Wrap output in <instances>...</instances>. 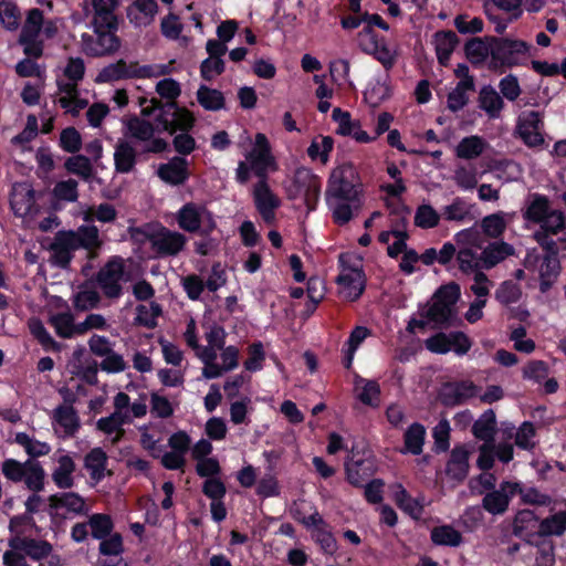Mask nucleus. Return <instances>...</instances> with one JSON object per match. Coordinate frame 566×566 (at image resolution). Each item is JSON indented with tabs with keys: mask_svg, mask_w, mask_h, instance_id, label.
I'll use <instances>...</instances> for the list:
<instances>
[{
	"mask_svg": "<svg viewBox=\"0 0 566 566\" xmlns=\"http://www.w3.org/2000/svg\"><path fill=\"white\" fill-rule=\"evenodd\" d=\"M125 125L129 135L142 142L150 140L156 132L155 126L149 120L136 115L129 117Z\"/></svg>",
	"mask_w": 566,
	"mask_h": 566,
	"instance_id": "obj_38",
	"label": "nucleus"
},
{
	"mask_svg": "<svg viewBox=\"0 0 566 566\" xmlns=\"http://www.w3.org/2000/svg\"><path fill=\"white\" fill-rule=\"evenodd\" d=\"M87 524L91 528V536L94 539H104L114 532V521L105 513H93L88 516Z\"/></svg>",
	"mask_w": 566,
	"mask_h": 566,
	"instance_id": "obj_34",
	"label": "nucleus"
},
{
	"mask_svg": "<svg viewBox=\"0 0 566 566\" xmlns=\"http://www.w3.org/2000/svg\"><path fill=\"white\" fill-rule=\"evenodd\" d=\"M136 234L142 235L145 241L150 243L151 250L158 258L176 256L185 249L187 243L185 234L164 226L155 231L136 229Z\"/></svg>",
	"mask_w": 566,
	"mask_h": 566,
	"instance_id": "obj_5",
	"label": "nucleus"
},
{
	"mask_svg": "<svg viewBox=\"0 0 566 566\" xmlns=\"http://www.w3.org/2000/svg\"><path fill=\"white\" fill-rule=\"evenodd\" d=\"M465 54L471 63H482L488 57L489 54L491 55V41L489 43H485L480 38L471 39L465 44Z\"/></svg>",
	"mask_w": 566,
	"mask_h": 566,
	"instance_id": "obj_49",
	"label": "nucleus"
},
{
	"mask_svg": "<svg viewBox=\"0 0 566 566\" xmlns=\"http://www.w3.org/2000/svg\"><path fill=\"white\" fill-rule=\"evenodd\" d=\"M25 488L31 492H42L45 486V470L38 461L27 460Z\"/></svg>",
	"mask_w": 566,
	"mask_h": 566,
	"instance_id": "obj_36",
	"label": "nucleus"
},
{
	"mask_svg": "<svg viewBox=\"0 0 566 566\" xmlns=\"http://www.w3.org/2000/svg\"><path fill=\"white\" fill-rule=\"evenodd\" d=\"M539 224L541 228L537 231L557 234L565 228L566 217L560 210H551Z\"/></svg>",
	"mask_w": 566,
	"mask_h": 566,
	"instance_id": "obj_61",
	"label": "nucleus"
},
{
	"mask_svg": "<svg viewBox=\"0 0 566 566\" xmlns=\"http://www.w3.org/2000/svg\"><path fill=\"white\" fill-rule=\"evenodd\" d=\"M66 233L76 250H86L90 259L97 256V253L103 245V241L99 238V231L96 226H80L75 231L67 230Z\"/></svg>",
	"mask_w": 566,
	"mask_h": 566,
	"instance_id": "obj_15",
	"label": "nucleus"
},
{
	"mask_svg": "<svg viewBox=\"0 0 566 566\" xmlns=\"http://www.w3.org/2000/svg\"><path fill=\"white\" fill-rule=\"evenodd\" d=\"M43 24V12L38 8L29 10L19 38L24 41L36 39Z\"/></svg>",
	"mask_w": 566,
	"mask_h": 566,
	"instance_id": "obj_41",
	"label": "nucleus"
},
{
	"mask_svg": "<svg viewBox=\"0 0 566 566\" xmlns=\"http://www.w3.org/2000/svg\"><path fill=\"white\" fill-rule=\"evenodd\" d=\"M199 105L209 112H218L226 107V97L217 88L201 84L196 93Z\"/></svg>",
	"mask_w": 566,
	"mask_h": 566,
	"instance_id": "obj_27",
	"label": "nucleus"
},
{
	"mask_svg": "<svg viewBox=\"0 0 566 566\" xmlns=\"http://www.w3.org/2000/svg\"><path fill=\"white\" fill-rule=\"evenodd\" d=\"M54 420L64 429L67 436H74L80 429L78 416L73 406L60 405L56 407Z\"/></svg>",
	"mask_w": 566,
	"mask_h": 566,
	"instance_id": "obj_33",
	"label": "nucleus"
},
{
	"mask_svg": "<svg viewBox=\"0 0 566 566\" xmlns=\"http://www.w3.org/2000/svg\"><path fill=\"white\" fill-rule=\"evenodd\" d=\"M431 541L436 545L457 547L462 543V534L450 525L437 526L431 530Z\"/></svg>",
	"mask_w": 566,
	"mask_h": 566,
	"instance_id": "obj_39",
	"label": "nucleus"
},
{
	"mask_svg": "<svg viewBox=\"0 0 566 566\" xmlns=\"http://www.w3.org/2000/svg\"><path fill=\"white\" fill-rule=\"evenodd\" d=\"M124 539L120 533L113 532L109 536L101 539L98 552L103 556H120L124 553Z\"/></svg>",
	"mask_w": 566,
	"mask_h": 566,
	"instance_id": "obj_53",
	"label": "nucleus"
},
{
	"mask_svg": "<svg viewBox=\"0 0 566 566\" xmlns=\"http://www.w3.org/2000/svg\"><path fill=\"white\" fill-rule=\"evenodd\" d=\"M205 209V206L195 202L185 203L176 216L179 228L189 233H197L201 230Z\"/></svg>",
	"mask_w": 566,
	"mask_h": 566,
	"instance_id": "obj_20",
	"label": "nucleus"
},
{
	"mask_svg": "<svg viewBox=\"0 0 566 566\" xmlns=\"http://www.w3.org/2000/svg\"><path fill=\"white\" fill-rule=\"evenodd\" d=\"M60 147L71 154H75L82 148V137L76 128L66 127L61 132Z\"/></svg>",
	"mask_w": 566,
	"mask_h": 566,
	"instance_id": "obj_60",
	"label": "nucleus"
},
{
	"mask_svg": "<svg viewBox=\"0 0 566 566\" xmlns=\"http://www.w3.org/2000/svg\"><path fill=\"white\" fill-rule=\"evenodd\" d=\"M426 429L422 424L415 422L405 432V448L412 454H420L424 442Z\"/></svg>",
	"mask_w": 566,
	"mask_h": 566,
	"instance_id": "obj_44",
	"label": "nucleus"
},
{
	"mask_svg": "<svg viewBox=\"0 0 566 566\" xmlns=\"http://www.w3.org/2000/svg\"><path fill=\"white\" fill-rule=\"evenodd\" d=\"M513 254L514 248L506 242L490 243L481 252L482 268L491 269Z\"/></svg>",
	"mask_w": 566,
	"mask_h": 566,
	"instance_id": "obj_26",
	"label": "nucleus"
},
{
	"mask_svg": "<svg viewBox=\"0 0 566 566\" xmlns=\"http://www.w3.org/2000/svg\"><path fill=\"white\" fill-rule=\"evenodd\" d=\"M364 382L361 391L358 395V399L361 403L378 408L380 406V387L375 380H365L356 376V384Z\"/></svg>",
	"mask_w": 566,
	"mask_h": 566,
	"instance_id": "obj_48",
	"label": "nucleus"
},
{
	"mask_svg": "<svg viewBox=\"0 0 566 566\" xmlns=\"http://www.w3.org/2000/svg\"><path fill=\"white\" fill-rule=\"evenodd\" d=\"M35 206V190L30 184L13 185L10 193V207L14 216L20 218L30 216L36 211Z\"/></svg>",
	"mask_w": 566,
	"mask_h": 566,
	"instance_id": "obj_16",
	"label": "nucleus"
},
{
	"mask_svg": "<svg viewBox=\"0 0 566 566\" xmlns=\"http://www.w3.org/2000/svg\"><path fill=\"white\" fill-rule=\"evenodd\" d=\"M163 307L157 302H150L149 306L139 304L136 306L134 324L149 329L157 327V318L161 316Z\"/></svg>",
	"mask_w": 566,
	"mask_h": 566,
	"instance_id": "obj_32",
	"label": "nucleus"
},
{
	"mask_svg": "<svg viewBox=\"0 0 566 566\" xmlns=\"http://www.w3.org/2000/svg\"><path fill=\"white\" fill-rule=\"evenodd\" d=\"M8 530L10 537L27 538V532L29 530L39 531V526L33 516H29V513H21L10 517Z\"/></svg>",
	"mask_w": 566,
	"mask_h": 566,
	"instance_id": "obj_40",
	"label": "nucleus"
},
{
	"mask_svg": "<svg viewBox=\"0 0 566 566\" xmlns=\"http://www.w3.org/2000/svg\"><path fill=\"white\" fill-rule=\"evenodd\" d=\"M354 201V165L344 163L331 172L326 189V202L333 210L335 223L343 226L353 217L350 202Z\"/></svg>",
	"mask_w": 566,
	"mask_h": 566,
	"instance_id": "obj_2",
	"label": "nucleus"
},
{
	"mask_svg": "<svg viewBox=\"0 0 566 566\" xmlns=\"http://www.w3.org/2000/svg\"><path fill=\"white\" fill-rule=\"evenodd\" d=\"M459 297L460 286L457 283L441 286L428 303L424 316L439 328L452 325L457 316L455 304Z\"/></svg>",
	"mask_w": 566,
	"mask_h": 566,
	"instance_id": "obj_4",
	"label": "nucleus"
},
{
	"mask_svg": "<svg viewBox=\"0 0 566 566\" xmlns=\"http://www.w3.org/2000/svg\"><path fill=\"white\" fill-rule=\"evenodd\" d=\"M8 545L14 551H22L25 556L35 562L48 558L53 552V545L50 542L32 537H10Z\"/></svg>",
	"mask_w": 566,
	"mask_h": 566,
	"instance_id": "obj_17",
	"label": "nucleus"
},
{
	"mask_svg": "<svg viewBox=\"0 0 566 566\" xmlns=\"http://www.w3.org/2000/svg\"><path fill=\"white\" fill-rule=\"evenodd\" d=\"M124 271V262L119 256L112 258L99 269L96 274V282L106 297L118 298L123 294L120 280Z\"/></svg>",
	"mask_w": 566,
	"mask_h": 566,
	"instance_id": "obj_8",
	"label": "nucleus"
},
{
	"mask_svg": "<svg viewBox=\"0 0 566 566\" xmlns=\"http://www.w3.org/2000/svg\"><path fill=\"white\" fill-rule=\"evenodd\" d=\"M522 296L521 287L512 281L501 283L495 292V298L503 305L516 303Z\"/></svg>",
	"mask_w": 566,
	"mask_h": 566,
	"instance_id": "obj_59",
	"label": "nucleus"
},
{
	"mask_svg": "<svg viewBox=\"0 0 566 566\" xmlns=\"http://www.w3.org/2000/svg\"><path fill=\"white\" fill-rule=\"evenodd\" d=\"M78 182L75 179L57 181L52 190L55 199L66 202H75L78 199Z\"/></svg>",
	"mask_w": 566,
	"mask_h": 566,
	"instance_id": "obj_50",
	"label": "nucleus"
},
{
	"mask_svg": "<svg viewBox=\"0 0 566 566\" xmlns=\"http://www.w3.org/2000/svg\"><path fill=\"white\" fill-rule=\"evenodd\" d=\"M442 214L449 221H462L470 214V211L463 199L455 198L451 205L443 208Z\"/></svg>",
	"mask_w": 566,
	"mask_h": 566,
	"instance_id": "obj_63",
	"label": "nucleus"
},
{
	"mask_svg": "<svg viewBox=\"0 0 566 566\" xmlns=\"http://www.w3.org/2000/svg\"><path fill=\"white\" fill-rule=\"evenodd\" d=\"M475 395V386L470 381L448 384L443 387L440 398L444 406L453 407L463 403Z\"/></svg>",
	"mask_w": 566,
	"mask_h": 566,
	"instance_id": "obj_22",
	"label": "nucleus"
},
{
	"mask_svg": "<svg viewBox=\"0 0 566 566\" xmlns=\"http://www.w3.org/2000/svg\"><path fill=\"white\" fill-rule=\"evenodd\" d=\"M338 268L340 273L336 276V283L352 290L354 286V252H342L338 255ZM348 295H350V291H348Z\"/></svg>",
	"mask_w": 566,
	"mask_h": 566,
	"instance_id": "obj_37",
	"label": "nucleus"
},
{
	"mask_svg": "<svg viewBox=\"0 0 566 566\" xmlns=\"http://www.w3.org/2000/svg\"><path fill=\"white\" fill-rule=\"evenodd\" d=\"M459 269L465 274H475L481 272L482 260L481 254L478 255L470 249H461L457 254Z\"/></svg>",
	"mask_w": 566,
	"mask_h": 566,
	"instance_id": "obj_52",
	"label": "nucleus"
},
{
	"mask_svg": "<svg viewBox=\"0 0 566 566\" xmlns=\"http://www.w3.org/2000/svg\"><path fill=\"white\" fill-rule=\"evenodd\" d=\"M321 179L314 175L310 168L301 166L295 169L292 186L290 187V197H304L308 210H314L319 199Z\"/></svg>",
	"mask_w": 566,
	"mask_h": 566,
	"instance_id": "obj_6",
	"label": "nucleus"
},
{
	"mask_svg": "<svg viewBox=\"0 0 566 566\" xmlns=\"http://www.w3.org/2000/svg\"><path fill=\"white\" fill-rule=\"evenodd\" d=\"M472 432L476 439L483 441V443L494 442V436L496 432V420L495 413L492 410L485 411L472 427Z\"/></svg>",
	"mask_w": 566,
	"mask_h": 566,
	"instance_id": "obj_31",
	"label": "nucleus"
},
{
	"mask_svg": "<svg viewBox=\"0 0 566 566\" xmlns=\"http://www.w3.org/2000/svg\"><path fill=\"white\" fill-rule=\"evenodd\" d=\"M49 323L54 327L61 338H71L74 335V317L71 313H57L50 317Z\"/></svg>",
	"mask_w": 566,
	"mask_h": 566,
	"instance_id": "obj_51",
	"label": "nucleus"
},
{
	"mask_svg": "<svg viewBox=\"0 0 566 566\" xmlns=\"http://www.w3.org/2000/svg\"><path fill=\"white\" fill-rule=\"evenodd\" d=\"M107 463L108 455L101 447L91 449L84 457V468L95 483H99L105 478Z\"/></svg>",
	"mask_w": 566,
	"mask_h": 566,
	"instance_id": "obj_23",
	"label": "nucleus"
},
{
	"mask_svg": "<svg viewBox=\"0 0 566 566\" xmlns=\"http://www.w3.org/2000/svg\"><path fill=\"white\" fill-rule=\"evenodd\" d=\"M155 122L161 126V129L170 135L179 132H190L196 124L195 115L186 107H181L177 102H166V108L163 114L155 115Z\"/></svg>",
	"mask_w": 566,
	"mask_h": 566,
	"instance_id": "obj_7",
	"label": "nucleus"
},
{
	"mask_svg": "<svg viewBox=\"0 0 566 566\" xmlns=\"http://www.w3.org/2000/svg\"><path fill=\"white\" fill-rule=\"evenodd\" d=\"M65 169L73 175L87 181L93 176V166L91 160L84 155L69 157L64 163Z\"/></svg>",
	"mask_w": 566,
	"mask_h": 566,
	"instance_id": "obj_46",
	"label": "nucleus"
},
{
	"mask_svg": "<svg viewBox=\"0 0 566 566\" xmlns=\"http://www.w3.org/2000/svg\"><path fill=\"white\" fill-rule=\"evenodd\" d=\"M479 106L490 118H497L504 107V102L493 86L486 85L480 91Z\"/></svg>",
	"mask_w": 566,
	"mask_h": 566,
	"instance_id": "obj_28",
	"label": "nucleus"
},
{
	"mask_svg": "<svg viewBox=\"0 0 566 566\" xmlns=\"http://www.w3.org/2000/svg\"><path fill=\"white\" fill-rule=\"evenodd\" d=\"M566 531V512H558L538 523L541 536L562 535Z\"/></svg>",
	"mask_w": 566,
	"mask_h": 566,
	"instance_id": "obj_42",
	"label": "nucleus"
},
{
	"mask_svg": "<svg viewBox=\"0 0 566 566\" xmlns=\"http://www.w3.org/2000/svg\"><path fill=\"white\" fill-rule=\"evenodd\" d=\"M249 357L244 361V368L251 373L259 371L263 368L265 360V352L261 342H254L248 347Z\"/></svg>",
	"mask_w": 566,
	"mask_h": 566,
	"instance_id": "obj_58",
	"label": "nucleus"
},
{
	"mask_svg": "<svg viewBox=\"0 0 566 566\" xmlns=\"http://www.w3.org/2000/svg\"><path fill=\"white\" fill-rule=\"evenodd\" d=\"M541 116L538 112L523 113L518 117L517 134L523 142L530 147H536L544 143V138L539 132Z\"/></svg>",
	"mask_w": 566,
	"mask_h": 566,
	"instance_id": "obj_18",
	"label": "nucleus"
},
{
	"mask_svg": "<svg viewBox=\"0 0 566 566\" xmlns=\"http://www.w3.org/2000/svg\"><path fill=\"white\" fill-rule=\"evenodd\" d=\"M190 175L189 161L186 157L181 156H174L167 163L160 164L157 169L158 178L174 187L185 185Z\"/></svg>",
	"mask_w": 566,
	"mask_h": 566,
	"instance_id": "obj_13",
	"label": "nucleus"
},
{
	"mask_svg": "<svg viewBox=\"0 0 566 566\" xmlns=\"http://www.w3.org/2000/svg\"><path fill=\"white\" fill-rule=\"evenodd\" d=\"M551 210L548 198L534 193L530 197V201L523 212V218L534 223H541Z\"/></svg>",
	"mask_w": 566,
	"mask_h": 566,
	"instance_id": "obj_30",
	"label": "nucleus"
},
{
	"mask_svg": "<svg viewBox=\"0 0 566 566\" xmlns=\"http://www.w3.org/2000/svg\"><path fill=\"white\" fill-rule=\"evenodd\" d=\"M150 75L151 67L149 65L139 66L137 62L127 64L125 60L120 59L103 67L95 81L97 83H111L127 78H145Z\"/></svg>",
	"mask_w": 566,
	"mask_h": 566,
	"instance_id": "obj_9",
	"label": "nucleus"
},
{
	"mask_svg": "<svg viewBox=\"0 0 566 566\" xmlns=\"http://www.w3.org/2000/svg\"><path fill=\"white\" fill-rule=\"evenodd\" d=\"M375 27L380 28L384 31L389 30L387 22L382 20L379 14L367 12L356 17V30L359 48L374 55L384 66L389 67L392 65L394 56L390 50L387 48L384 39L379 38L375 31Z\"/></svg>",
	"mask_w": 566,
	"mask_h": 566,
	"instance_id": "obj_3",
	"label": "nucleus"
},
{
	"mask_svg": "<svg viewBox=\"0 0 566 566\" xmlns=\"http://www.w3.org/2000/svg\"><path fill=\"white\" fill-rule=\"evenodd\" d=\"M51 262L60 269H67L76 251L65 230L59 231L50 244Z\"/></svg>",
	"mask_w": 566,
	"mask_h": 566,
	"instance_id": "obj_19",
	"label": "nucleus"
},
{
	"mask_svg": "<svg viewBox=\"0 0 566 566\" xmlns=\"http://www.w3.org/2000/svg\"><path fill=\"white\" fill-rule=\"evenodd\" d=\"M474 90V81H460L448 96V107L452 112L462 109L468 101V92Z\"/></svg>",
	"mask_w": 566,
	"mask_h": 566,
	"instance_id": "obj_45",
	"label": "nucleus"
},
{
	"mask_svg": "<svg viewBox=\"0 0 566 566\" xmlns=\"http://www.w3.org/2000/svg\"><path fill=\"white\" fill-rule=\"evenodd\" d=\"M21 13L15 3L8 0L0 1V22L9 31H15L20 25Z\"/></svg>",
	"mask_w": 566,
	"mask_h": 566,
	"instance_id": "obj_47",
	"label": "nucleus"
},
{
	"mask_svg": "<svg viewBox=\"0 0 566 566\" xmlns=\"http://www.w3.org/2000/svg\"><path fill=\"white\" fill-rule=\"evenodd\" d=\"M244 157L245 160L238 163L235 180L240 185H245L250 180L251 172L254 174L259 179L253 188L254 205L263 220L270 222L274 218V210L280 206V200L268 184L269 171H275L277 165L265 134H255L254 145Z\"/></svg>",
	"mask_w": 566,
	"mask_h": 566,
	"instance_id": "obj_1",
	"label": "nucleus"
},
{
	"mask_svg": "<svg viewBox=\"0 0 566 566\" xmlns=\"http://www.w3.org/2000/svg\"><path fill=\"white\" fill-rule=\"evenodd\" d=\"M481 227L488 237L499 238L505 230V221L502 216L494 213L483 218Z\"/></svg>",
	"mask_w": 566,
	"mask_h": 566,
	"instance_id": "obj_64",
	"label": "nucleus"
},
{
	"mask_svg": "<svg viewBox=\"0 0 566 566\" xmlns=\"http://www.w3.org/2000/svg\"><path fill=\"white\" fill-rule=\"evenodd\" d=\"M469 458L470 451L464 446L455 447L447 463V475L457 482H462L468 476Z\"/></svg>",
	"mask_w": 566,
	"mask_h": 566,
	"instance_id": "obj_21",
	"label": "nucleus"
},
{
	"mask_svg": "<svg viewBox=\"0 0 566 566\" xmlns=\"http://www.w3.org/2000/svg\"><path fill=\"white\" fill-rule=\"evenodd\" d=\"M76 470L74 460L69 454H63L57 459V467L52 472L54 484L62 490L74 486L73 473Z\"/></svg>",
	"mask_w": 566,
	"mask_h": 566,
	"instance_id": "obj_24",
	"label": "nucleus"
},
{
	"mask_svg": "<svg viewBox=\"0 0 566 566\" xmlns=\"http://www.w3.org/2000/svg\"><path fill=\"white\" fill-rule=\"evenodd\" d=\"M433 43L439 63L447 65L459 39L453 31H440L434 34Z\"/></svg>",
	"mask_w": 566,
	"mask_h": 566,
	"instance_id": "obj_29",
	"label": "nucleus"
},
{
	"mask_svg": "<svg viewBox=\"0 0 566 566\" xmlns=\"http://www.w3.org/2000/svg\"><path fill=\"white\" fill-rule=\"evenodd\" d=\"M485 148V143L479 136L464 137L457 146L455 153L459 158L473 159L479 157Z\"/></svg>",
	"mask_w": 566,
	"mask_h": 566,
	"instance_id": "obj_43",
	"label": "nucleus"
},
{
	"mask_svg": "<svg viewBox=\"0 0 566 566\" xmlns=\"http://www.w3.org/2000/svg\"><path fill=\"white\" fill-rule=\"evenodd\" d=\"M27 467V461L20 462L15 459H6L1 463V472L8 481L20 483L25 479Z\"/></svg>",
	"mask_w": 566,
	"mask_h": 566,
	"instance_id": "obj_54",
	"label": "nucleus"
},
{
	"mask_svg": "<svg viewBox=\"0 0 566 566\" xmlns=\"http://www.w3.org/2000/svg\"><path fill=\"white\" fill-rule=\"evenodd\" d=\"M137 163L135 148L126 140L117 143L114 153L115 170L119 174H129Z\"/></svg>",
	"mask_w": 566,
	"mask_h": 566,
	"instance_id": "obj_25",
	"label": "nucleus"
},
{
	"mask_svg": "<svg viewBox=\"0 0 566 566\" xmlns=\"http://www.w3.org/2000/svg\"><path fill=\"white\" fill-rule=\"evenodd\" d=\"M99 294L95 290H84L75 294L73 305L76 311H88L98 306Z\"/></svg>",
	"mask_w": 566,
	"mask_h": 566,
	"instance_id": "obj_62",
	"label": "nucleus"
},
{
	"mask_svg": "<svg viewBox=\"0 0 566 566\" xmlns=\"http://www.w3.org/2000/svg\"><path fill=\"white\" fill-rule=\"evenodd\" d=\"M394 501L402 511H405L411 517H421L423 512L422 505L418 502V500L412 499L401 484H397L395 486Z\"/></svg>",
	"mask_w": 566,
	"mask_h": 566,
	"instance_id": "obj_35",
	"label": "nucleus"
},
{
	"mask_svg": "<svg viewBox=\"0 0 566 566\" xmlns=\"http://www.w3.org/2000/svg\"><path fill=\"white\" fill-rule=\"evenodd\" d=\"M48 513L51 517L57 515L59 510L65 509L67 513L85 515L88 511L85 499L76 492H61L48 497Z\"/></svg>",
	"mask_w": 566,
	"mask_h": 566,
	"instance_id": "obj_12",
	"label": "nucleus"
},
{
	"mask_svg": "<svg viewBox=\"0 0 566 566\" xmlns=\"http://www.w3.org/2000/svg\"><path fill=\"white\" fill-rule=\"evenodd\" d=\"M96 38L84 33L82 35L84 52L92 57L111 55L120 48V39L116 31H94Z\"/></svg>",
	"mask_w": 566,
	"mask_h": 566,
	"instance_id": "obj_10",
	"label": "nucleus"
},
{
	"mask_svg": "<svg viewBox=\"0 0 566 566\" xmlns=\"http://www.w3.org/2000/svg\"><path fill=\"white\" fill-rule=\"evenodd\" d=\"M92 24L94 31H117L118 29L117 18L111 10H94Z\"/></svg>",
	"mask_w": 566,
	"mask_h": 566,
	"instance_id": "obj_57",
	"label": "nucleus"
},
{
	"mask_svg": "<svg viewBox=\"0 0 566 566\" xmlns=\"http://www.w3.org/2000/svg\"><path fill=\"white\" fill-rule=\"evenodd\" d=\"M440 214L430 205H421L415 214V224L421 229H431L438 226Z\"/></svg>",
	"mask_w": 566,
	"mask_h": 566,
	"instance_id": "obj_56",
	"label": "nucleus"
},
{
	"mask_svg": "<svg viewBox=\"0 0 566 566\" xmlns=\"http://www.w3.org/2000/svg\"><path fill=\"white\" fill-rule=\"evenodd\" d=\"M528 44L520 40L491 39L492 64L496 67L501 65H513L517 61L518 54H524L528 50Z\"/></svg>",
	"mask_w": 566,
	"mask_h": 566,
	"instance_id": "obj_11",
	"label": "nucleus"
},
{
	"mask_svg": "<svg viewBox=\"0 0 566 566\" xmlns=\"http://www.w3.org/2000/svg\"><path fill=\"white\" fill-rule=\"evenodd\" d=\"M30 333L46 350H56L60 348L59 344L53 339L45 326L40 319H31L29 323Z\"/></svg>",
	"mask_w": 566,
	"mask_h": 566,
	"instance_id": "obj_55",
	"label": "nucleus"
},
{
	"mask_svg": "<svg viewBox=\"0 0 566 566\" xmlns=\"http://www.w3.org/2000/svg\"><path fill=\"white\" fill-rule=\"evenodd\" d=\"M517 490H520V483L509 481L501 483L499 490H493L484 495L482 500L483 509L493 515L503 514Z\"/></svg>",
	"mask_w": 566,
	"mask_h": 566,
	"instance_id": "obj_14",
	"label": "nucleus"
}]
</instances>
